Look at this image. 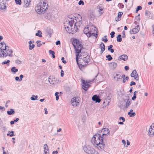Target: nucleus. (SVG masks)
I'll use <instances>...</instances> for the list:
<instances>
[{
	"label": "nucleus",
	"instance_id": "nucleus-17",
	"mask_svg": "<svg viewBox=\"0 0 154 154\" xmlns=\"http://www.w3.org/2000/svg\"><path fill=\"white\" fill-rule=\"evenodd\" d=\"M15 113L14 110L13 109L11 108L9 110L7 111V113L9 115H11L14 114Z\"/></svg>",
	"mask_w": 154,
	"mask_h": 154
},
{
	"label": "nucleus",
	"instance_id": "nucleus-54",
	"mask_svg": "<svg viewBox=\"0 0 154 154\" xmlns=\"http://www.w3.org/2000/svg\"><path fill=\"white\" fill-rule=\"evenodd\" d=\"M119 119L120 120H122V121L123 122H125V119L123 117H120L119 118Z\"/></svg>",
	"mask_w": 154,
	"mask_h": 154
},
{
	"label": "nucleus",
	"instance_id": "nucleus-6",
	"mask_svg": "<svg viewBox=\"0 0 154 154\" xmlns=\"http://www.w3.org/2000/svg\"><path fill=\"white\" fill-rule=\"evenodd\" d=\"M82 87L83 89L86 91L88 89V88L90 86V85L87 81H85L84 80L82 79Z\"/></svg>",
	"mask_w": 154,
	"mask_h": 154
},
{
	"label": "nucleus",
	"instance_id": "nucleus-11",
	"mask_svg": "<svg viewBox=\"0 0 154 154\" xmlns=\"http://www.w3.org/2000/svg\"><path fill=\"white\" fill-rule=\"evenodd\" d=\"M0 49L1 51L7 50L6 44L4 42L0 43Z\"/></svg>",
	"mask_w": 154,
	"mask_h": 154
},
{
	"label": "nucleus",
	"instance_id": "nucleus-32",
	"mask_svg": "<svg viewBox=\"0 0 154 154\" xmlns=\"http://www.w3.org/2000/svg\"><path fill=\"white\" fill-rule=\"evenodd\" d=\"M64 26H65V29H66V28H67L68 29V31L67 30H66V31L67 32H68L70 33V32H70V31L72 30V27H71L70 26V27H71V29H70V27H69V26H67L66 27V26L65 25H64Z\"/></svg>",
	"mask_w": 154,
	"mask_h": 154
},
{
	"label": "nucleus",
	"instance_id": "nucleus-38",
	"mask_svg": "<svg viewBox=\"0 0 154 154\" xmlns=\"http://www.w3.org/2000/svg\"><path fill=\"white\" fill-rule=\"evenodd\" d=\"M128 114L130 117H134L136 115V113L134 112H131L130 114L128 113Z\"/></svg>",
	"mask_w": 154,
	"mask_h": 154
},
{
	"label": "nucleus",
	"instance_id": "nucleus-7",
	"mask_svg": "<svg viewBox=\"0 0 154 154\" xmlns=\"http://www.w3.org/2000/svg\"><path fill=\"white\" fill-rule=\"evenodd\" d=\"M140 27L138 25L137 26L134 28H133L132 30H131L130 32L131 34L136 33L139 31Z\"/></svg>",
	"mask_w": 154,
	"mask_h": 154
},
{
	"label": "nucleus",
	"instance_id": "nucleus-43",
	"mask_svg": "<svg viewBox=\"0 0 154 154\" xmlns=\"http://www.w3.org/2000/svg\"><path fill=\"white\" fill-rule=\"evenodd\" d=\"M106 35L104 36V37L106 38H102V40L103 41H104L105 42H106L108 41V39L107 38H106Z\"/></svg>",
	"mask_w": 154,
	"mask_h": 154
},
{
	"label": "nucleus",
	"instance_id": "nucleus-35",
	"mask_svg": "<svg viewBox=\"0 0 154 154\" xmlns=\"http://www.w3.org/2000/svg\"><path fill=\"white\" fill-rule=\"evenodd\" d=\"M142 7L140 6H137L136 9V13H137V12L140 10H141L142 9Z\"/></svg>",
	"mask_w": 154,
	"mask_h": 154
},
{
	"label": "nucleus",
	"instance_id": "nucleus-62",
	"mask_svg": "<svg viewBox=\"0 0 154 154\" xmlns=\"http://www.w3.org/2000/svg\"><path fill=\"white\" fill-rule=\"evenodd\" d=\"M125 31H123L122 32L123 35L122 36V37L123 38H124L125 37Z\"/></svg>",
	"mask_w": 154,
	"mask_h": 154
},
{
	"label": "nucleus",
	"instance_id": "nucleus-12",
	"mask_svg": "<svg viewBox=\"0 0 154 154\" xmlns=\"http://www.w3.org/2000/svg\"><path fill=\"white\" fill-rule=\"evenodd\" d=\"M152 127L154 128H152V126H150L149 130L148 133L149 134V135L150 136L152 137L154 135V125L152 126Z\"/></svg>",
	"mask_w": 154,
	"mask_h": 154
},
{
	"label": "nucleus",
	"instance_id": "nucleus-24",
	"mask_svg": "<svg viewBox=\"0 0 154 154\" xmlns=\"http://www.w3.org/2000/svg\"><path fill=\"white\" fill-rule=\"evenodd\" d=\"M94 31H95V32H96V33H90V34L91 35V36L92 35L93 36H94L96 37V38L97 37L98 35V31L97 29L96 30L94 29Z\"/></svg>",
	"mask_w": 154,
	"mask_h": 154
},
{
	"label": "nucleus",
	"instance_id": "nucleus-8",
	"mask_svg": "<svg viewBox=\"0 0 154 154\" xmlns=\"http://www.w3.org/2000/svg\"><path fill=\"white\" fill-rule=\"evenodd\" d=\"M85 57H84L83 60L85 61V63H88L90 60V57L88 54L87 53H85Z\"/></svg>",
	"mask_w": 154,
	"mask_h": 154
},
{
	"label": "nucleus",
	"instance_id": "nucleus-58",
	"mask_svg": "<svg viewBox=\"0 0 154 154\" xmlns=\"http://www.w3.org/2000/svg\"><path fill=\"white\" fill-rule=\"evenodd\" d=\"M6 52H7L8 53H12L13 52V51L11 49H8L6 51Z\"/></svg>",
	"mask_w": 154,
	"mask_h": 154
},
{
	"label": "nucleus",
	"instance_id": "nucleus-48",
	"mask_svg": "<svg viewBox=\"0 0 154 154\" xmlns=\"http://www.w3.org/2000/svg\"><path fill=\"white\" fill-rule=\"evenodd\" d=\"M4 51V50L1 51V53H2L1 54L2 55V57H5V55L7 54V52H5Z\"/></svg>",
	"mask_w": 154,
	"mask_h": 154
},
{
	"label": "nucleus",
	"instance_id": "nucleus-3",
	"mask_svg": "<svg viewBox=\"0 0 154 154\" xmlns=\"http://www.w3.org/2000/svg\"><path fill=\"white\" fill-rule=\"evenodd\" d=\"M69 19H68V21L69 25H70V26L72 27L73 24L75 22V20L76 22L74 23V26L76 28H77L78 26H80L81 25L82 23V17L79 18H74L72 17H69Z\"/></svg>",
	"mask_w": 154,
	"mask_h": 154
},
{
	"label": "nucleus",
	"instance_id": "nucleus-41",
	"mask_svg": "<svg viewBox=\"0 0 154 154\" xmlns=\"http://www.w3.org/2000/svg\"><path fill=\"white\" fill-rule=\"evenodd\" d=\"M10 62V61L9 60H8L6 61H5L3 62L2 63V64H7V65H9V64Z\"/></svg>",
	"mask_w": 154,
	"mask_h": 154
},
{
	"label": "nucleus",
	"instance_id": "nucleus-53",
	"mask_svg": "<svg viewBox=\"0 0 154 154\" xmlns=\"http://www.w3.org/2000/svg\"><path fill=\"white\" fill-rule=\"evenodd\" d=\"M78 4L79 5H84V3L83 1L80 0V1L79 2Z\"/></svg>",
	"mask_w": 154,
	"mask_h": 154
},
{
	"label": "nucleus",
	"instance_id": "nucleus-61",
	"mask_svg": "<svg viewBox=\"0 0 154 154\" xmlns=\"http://www.w3.org/2000/svg\"><path fill=\"white\" fill-rule=\"evenodd\" d=\"M15 80L17 81L20 82L21 81L20 80V79L19 78V77L18 76H16L15 78Z\"/></svg>",
	"mask_w": 154,
	"mask_h": 154
},
{
	"label": "nucleus",
	"instance_id": "nucleus-2",
	"mask_svg": "<svg viewBox=\"0 0 154 154\" xmlns=\"http://www.w3.org/2000/svg\"><path fill=\"white\" fill-rule=\"evenodd\" d=\"M48 7V4L43 0H41L37 6L35 7V10L38 14H42L47 9Z\"/></svg>",
	"mask_w": 154,
	"mask_h": 154
},
{
	"label": "nucleus",
	"instance_id": "nucleus-23",
	"mask_svg": "<svg viewBox=\"0 0 154 154\" xmlns=\"http://www.w3.org/2000/svg\"><path fill=\"white\" fill-rule=\"evenodd\" d=\"M131 100H130L129 98L128 97L126 103V105L125 107L126 108H127L128 106L130 105L131 104Z\"/></svg>",
	"mask_w": 154,
	"mask_h": 154
},
{
	"label": "nucleus",
	"instance_id": "nucleus-51",
	"mask_svg": "<svg viewBox=\"0 0 154 154\" xmlns=\"http://www.w3.org/2000/svg\"><path fill=\"white\" fill-rule=\"evenodd\" d=\"M145 15L146 16H150L149 15L150 14V12H149V11L146 10L145 11Z\"/></svg>",
	"mask_w": 154,
	"mask_h": 154
},
{
	"label": "nucleus",
	"instance_id": "nucleus-15",
	"mask_svg": "<svg viewBox=\"0 0 154 154\" xmlns=\"http://www.w3.org/2000/svg\"><path fill=\"white\" fill-rule=\"evenodd\" d=\"M79 40L75 38L73 39L72 42V44L74 48H76L77 45H79Z\"/></svg>",
	"mask_w": 154,
	"mask_h": 154
},
{
	"label": "nucleus",
	"instance_id": "nucleus-56",
	"mask_svg": "<svg viewBox=\"0 0 154 154\" xmlns=\"http://www.w3.org/2000/svg\"><path fill=\"white\" fill-rule=\"evenodd\" d=\"M12 53H10V54H8V53L7 52V54L5 56V57H6L7 56H9V57H12V55L11 54Z\"/></svg>",
	"mask_w": 154,
	"mask_h": 154
},
{
	"label": "nucleus",
	"instance_id": "nucleus-4",
	"mask_svg": "<svg viewBox=\"0 0 154 154\" xmlns=\"http://www.w3.org/2000/svg\"><path fill=\"white\" fill-rule=\"evenodd\" d=\"M84 151L88 154H99L98 152L89 146H86L83 147Z\"/></svg>",
	"mask_w": 154,
	"mask_h": 154
},
{
	"label": "nucleus",
	"instance_id": "nucleus-52",
	"mask_svg": "<svg viewBox=\"0 0 154 154\" xmlns=\"http://www.w3.org/2000/svg\"><path fill=\"white\" fill-rule=\"evenodd\" d=\"M49 53L50 54H51L52 55L53 54H55V52L51 50H50L49 51Z\"/></svg>",
	"mask_w": 154,
	"mask_h": 154
},
{
	"label": "nucleus",
	"instance_id": "nucleus-26",
	"mask_svg": "<svg viewBox=\"0 0 154 154\" xmlns=\"http://www.w3.org/2000/svg\"><path fill=\"white\" fill-rule=\"evenodd\" d=\"M100 46L101 48V50H102V51H104L105 50V46L102 42L100 44Z\"/></svg>",
	"mask_w": 154,
	"mask_h": 154
},
{
	"label": "nucleus",
	"instance_id": "nucleus-20",
	"mask_svg": "<svg viewBox=\"0 0 154 154\" xmlns=\"http://www.w3.org/2000/svg\"><path fill=\"white\" fill-rule=\"evenodd\" d=\"M6 6L5 5L4 2H0V9L3 10L5 9Z\"/></svg>",
	"mask_w": 154,
	"mask_h": 154
},
{
	"label": "nucleus",
	"instance_id": "nucleus-64",
	"mask_svg": "<svg viewBox=\"0 0 154 154\" xmlns=\"http://www.w3.org/2000/svg\"><path fill=\"white\" fill-rule=\"evenodd\" d=\"M121 19L119 18L118 17H116L115 19V20L116 21L118 22L120 21L121 20Z\"/></svg>",
	"mask_w": 154,
	"mask_h": 154
},
{
	"label": "nucleus",
	"instance_id": "nucleus-46",
	"mask_svg": "<svg viewBox=\"0 0 154 154\" xmlns=\"http://www.w3.org/2000/svg\"><path fill=\"white\" fill-rule=\"evenodd\" d=\"M123 13L122 12H119L118 15L117 17H119V18L121 19L122 16L123 14Z\"/></svg>",
	"mask_w": 154,
	"mask_h": 154
},
{
	"label": "nucleus",
	"instance_id": "nucleus-55",
	"mask_svg": "<svg viewBox=\"0 0 154 154\" xmlns=\"http://www.w3.org/2000/svg\"><path fill=\"white\" fill-rule=\"evenodd\" d=\"M82 17V16L79 14H77V16L76 17H74V18H81Z\"/></svg>",
	"mask_w": 154,
	"mask_h": 154
},
{
	"label": "nucleus",
	"instance_id": "nucleus-47",
	"mask_svg": "<svg viewBox=\"0 0 154 154\" xmlns=\"http://www.w3.org/2000/svg\"><path fill=\"white\" fill-rule=\"evenodd\" d=\"M115 32L114 31H112L110 33L111 37L113 38L115 36Z\"/></svg>",
	"mask_w": 154,
	"mask_h": 154
},
{
	"label": "nucleus",
	"instance_id": "nucleus-5",
	"mask_svg": "<svg viewBox=\"0 0 154 154\" xmlns=\"http://www.w3.org/2000/svg\"><path fill=\"white\" fill-rule=\"evenodd\" d=\"M99 132L102 133V134H101V137L104 138V136L106 137L108 134H109V130L108 128H103Z\"/></svg>",
	"mask_w": 154,
	"mask_h": 154
},
{
	"label": "nucleus",
	"instance_id": "nucleus-25",
	"mask_svg": "<svg viewBox=\"0 0 154 154\" xmlns=\"http://www.w3.org/2000/svg\"><path fill=\"white\" fill-rule=\"evenodd\" d=\"M121 35L119 34L116 37L117 41L118 42H121L122 41V38L121 37Z\"/></svg>",
	"mask_w": 154,
	"mask_h": 154
},
{
	"label": "nucleus",
	"instance_id": "nucleus-30",
	"mask_svg": "<svg viewBox=\"0 0 154 154\" xmlns=\"http://www.w3.org/2000/svg\"><path fill=\"white\" fill-rule=\"evenodd\" d=\"M137 91H135L134 93V95L133 97L132 98V100H134L136 98V94L137 93Z\"/></svg>",
	"mask_w": 154,
	"mask_h": 154
},
{
	"label": "nucleus",
	"instance_id": "nucleus-28",
	"mask_svg": "<svg viewBox=\"0 0 154 154\" xmlns=\"http://www.w3.org/2000/svg\"><path fill=\"white\" fill-rule=\"evenodd\" d=\"M38 96L37 95H33L32 96V97H30V99L32 100H35L37 99Z\"/></svg>",
	"mask_w": 154,
	"mask_h": 154
},
{
	"label": "nucleus",
	"instance_id": "nucleus-50",
	"mask_svg": "<svg viewBox=\"0 0 154 154\" xmlns=\"http://www.w3.org/2000/svg\"><path fill=\"white\" fill-rule=\"evenodd\" d=\"M44 149H45L47 150H48V145L45 144L44 146Z\"/></svg>",
	"mask_w": 154,
	"mask_h": 154
},
{
	"label": "nucleus",
	"instance_id": "nucleus-40",
	"mask_svg": "<svg viewBox=\"0 0 154 154\" xmlns=\"http://www.w3.org/2000/svg\"><path fill=\"white\" fill-rule=\"evenodd\" d=\"M77 99L79 100V98L78 97H74L71 100V102H73V104L74 103V102L76 101Z\"/></svg>",
	"mask_w": 154,
	"mask_h": 154
},
{
	"label": "nucleus",
	"instance_id": "nucleus-57",
	"mask_svg": "<svg viewBox=\"0 0 154 154\" xmlns=\"http://www.w3.org/2000/svg\"><path fill=\"white\" fill-rule=\"evenodd\" d=\"M135 84H136L135 82H134V81H132L131 82L130 84V85L131 86H132L133 85H135Z\"/></svg>",
	"mask_w": 154,
	"mask_h": 154
},
{
	"label": "nucleus",
	"instance_id": "nucleus-22",
	"mask_svg": "<svg viewBox=\"0 0 154 154\" xmlns=\"http://www.w3.org/2000/svg\"><path fill=\"white\" fill-rule=\"evenodd\" d=\"M18 71V69H16L15 66L12 67L11 69V71L14 74H15Z\"/></svg>",
	"mask_w": 154,
	"mask_h": 154
},
{
	"label": "nucleus",
	"instance_id": "nucleus-1",
	"mask_svg": "<svg viewBox=\"0 0 154 154\" xmlns=\"http://www.w3.org/2000/svg\"><path fill=\"white\" fill-rule=\"evenodd\" d=\"M104 138L101 137V134H97L94 135L92 138L91 141L94 146H98V148L101 151L104 150L105 145L107 143L106 141H103Z\"/></svg>",
	"mask_w": 154,
	"mask_h": 154
},
{
	"label": "nucleus",
	"instance_id": "nucleus-29",
	"mask_svg": "<svg viewBox=\"0 0 154 154\" xmlns=\"http://www.w3.org/2000/svg\"><path fill=\"white\" fill-rule=\"evenodd\" d=\"M88 28H89L88 27L87 28L85 27L84 29V30H83V32H84V33L85 34H87V33L90 32V31L88 30H89Z\"/></svg>",
	"mask_w": 154,
	"mask_h": 154
},
{
	"label": "nucleus",
	"instance_id": "nucleus-21",
	"mask_svg": "<svg viewBox=\"0 0 154 154\" xmlns=\"http://www.w3.org/2000/svg\"><path fill=\"white\" fill-rule=\"evenodd\" d=\"M77 65H78L79 68L81 70H82V69L84 67L85 65V64L82 65L81 64H80L79 63V60H78L77 62H76Z\"/></svg>",
	"mask_w": 154,
	"mask_h": 154
},
{
	"label": "nucleus",
	"instance_id": "nucleus-44",
	"mask_svg": "<svg viewBox=\"0 0 154 154\" xmlns=\"http://www.w3.org/2000/svg\"><path fill=\"white\" fill-rule=\"evenodd\" d=\"M48 33L50 37H51V29H49L48 30Z\"/></svg>",
	"mask_w": 154,
	"mask_h": 154
},
{
	"label": "nucleus",
	"instance_id": "nucleus-18",
	"mask_svg": "<svg viewBox=\"0 0 154 154\" xmlns=\"http://www.w3.org/2000/svg\"><path fill=\"white\" fill-rule=\"evenodd\" d=\"M110 66L113 69L116 68L117 66V64L115 62L111 63L109 64Z\"/></svg>",
	"mask_w": 154,
	"mask_h": 154
},
{
	"label": "nucleus",
	"instance_id": "nucleus-63",
	"mask_svg": "<svg viewBox=\"0 0 154 154\" xmlns=\"http://www.w3.org/2000/svg\"><path fill=\"white\" fill-rule=\"evenodd\" d=\"M55 44L56 45H60V40H58L57 41L56 43Z\"/></svg>",
	"mask_w": 154,
	"mask_h": 154
},
{
	"label": "nucleus",
	"instance_id": "nucleus-34",
	"mask_svg": "<svg viewBox=\"0 0 154 154\" xmlns=\"http://www.w3.org/2000/svg\"><path fill=\"white\" fill-rule=\"evenodd\" d=\"M113 128L114 132H115L119 129V126L118 125H116L113 126Z\"/></svg>",
	"mask_w": 154,
	"mask_h": 154
},
{
	"label": "nucleus",
	"instance_id": "nucleus-42",
	"mask_svg": "<svg viewBox=\"0 0 154 154\" xmlns=\"http://www.w3.org/2000/svg\"><path fill=\"white\" fill-rule=\"evenodd\" d=\"M112 97V95L111 94H108L107 97H106V100H110Z\"/></svg>",
	"mask_w": 154,
	"mask_h": 154
},
{
	"label": "nucleus",
	"instance_id": "nucleus-10",
	"mask_svg": "<svg viewBox=\"0 0 154 154\" xmlns=\"http://www.w3.org/2000/svg\"><path fill=\"white\" fill-rule=\"evenodd\" d=\"M88 17L91 21H92L94 20L95 16L93 12L90 11L88 13Z\"/></svg>",
	"mask_w": 154,
	"mask_h": 154
},
{
	"label": "nucleus",
	"instance_id": "nucleus-27",
	"mask_svg": "<svg viewBox=\"0 0 154 154\" xmlns=\"http://www.w3.org/2000/svg\"><path fill=\"white\" fill-rule=\"evenodd\" d=\"M42 33L41 32L40 30H39L36 33L35 35L36 36H38L40 37H41L42 36Z\"/></svg>",
	"mask_w": 154,
	"mask_h": 154
},
{
	"label": "nucleus",
	"instance_id": "nucleus-9",
	"mask_svg": "<svg viewBox=\"0 0 154 154\" xmlns=\"http://www.w3.org/2000/svg\"><path fill=\"white\" fill-rule=\"evenodd\" d=\"M92 100L93 101H95L96 103H100L101 101V99L99 96L97 95H93L92 97Z\"/></svg>",
	"mask_w": 154,
	"mask_h": 154
},
{
	"label": "nucleus",
	"instance_id": "nucleus-60",
	"mask_svg": "<svg viewBox=\"0 0 154 154\" xmlns=\"http://www.w3.org/2000/svg\"><path fill=\"white\" fill-rule=\"evenodd\" d=\"M113 47V45H110L109 46H108V50H109L110 49H112V48Z\"/></svg>",
	"mask_w": 154,
	"mask_h": 154
},
{
	"label": "nucleus",
	"instance_id": "nucleus-19",
	"mask_svg": "<svg viewBox=\"0 0 154 154\" xmlns=\"http://www.w3.org/2000/svg\"><path fill=\"white\" fill-rule=\"evenodd\" d=\"M28 43L29 45V50H32L35 47V45L34 44H32V45H31L32 44V42L31 41H29Z\"/></svg>",
	"mask_w": 154,
	"mask_h": 154
},
{
	"label": "nucleus",
	"instance_id": "nucleus-37",
	"mask_svg": "<svg viewBox=\"0 0 154 154\" xmlns=\"http://www.w3.org/2000/svg\"><path fill=\"white\" fill-rule=\"evenodd\" d=\"M122 77L120 75H119V76H117V77L114 76V78L115 79H116V78L117 79V81H119V79H122Z\"/></svg>",
	"mask_w": 154,
	"mask_h": 154
},
{
	"label": "nucleus",
	"instance_id": "nucleus-45",
	"mask_svg": "<svg viewBox=\"0 0 154 154\" xmlns=\"http://www.w3.org/2000/svg\"><path fill=\"white\" fill-rule=\"evenodd\" d=\"M86 53L85 52H82L81 53V54L79 56V57H82L83 58H84V57H85V53Z\"/></svg>",
	"mask_w": 154,
	"mask_h": 154
},
{
	"label": "nucleus",
	"instance_id": "nucleus-33",
	"mask_svg": "<svg viewBox=\"0 0 154 154\" xmlns=\"http://www.w3.org/2000/svg\"><path fill=\"white\" fill-rule=\"evenodd\" d=\"M106 57L107 58V60L109 61H110L112 59V57L110 54H109L106 56Z\"/></svg>",
	"mask_w": 154,
	"mask_h": 154
},
{
	"label": "nucleus",
	"instance_id": "nucleus-49",
	"mask_svg": "<svg viewBox=\"0 0 154 154\" xmlns=\"http://www.w3.org/2000/svg\"><path fill=\"white\" fill-rule=\"evenodd\" d=\"M118 6L121 8H123L124 7V5L122 3H119L118 5Z\"/></svg>",
	"mask_w": 154,
	"mask_h": 154
},
{
	"label": "nucleus",
	"instance_id": "nucleus-31",
	"mask_svg": "<svg viewBox=\"0 0 154 154\" xmlns=\"http://www.w3.org/2000/svg\"><path fill=\"white\" fill-rule=\"evenodd\" d=\"M137 74V71L136 69H134L133 70L132 73L131 74V77H133L134 76L135 74Z\"/></svg>",
	"mask_w": 154,
	"mask_h": 154
},
{
	"label": "nucleus",
	"instance_id": "nucleus-16",
	"mask_svg": "<svg viewBox=\"0 0 154 154\" xmlns=\"http://www.w3.org/2000/svg\"><path fill=\"white\" fill-rule=\"evenodd\" d=\"M31 0H24V6L27 7L30 4Z\"/></svg>",
	"mask_w": 154,
	"mask_h": 154
},
{
	"label": "nucleus",
	"instance_id": "nucleus-14",
	"mask_svg": "<svg viewBox=\"0 0 154 154\" xmlns=\"http://www.w3.org/2000/svg\"><path fill=\"white\" fill-rule=\"evenodd\" d=\"M128 59V56L125 54H123L120 56L118 58L119 60H123L124 61Z\"/></svg>",
	"mask_w": 154,
	"mask_h": 154
},
{
	"label": "nucleus",
	"instance_id": "nucleus-13",
	"mask_svg": "<svg viewBox=\"0 0 154 154\" xmlns=\"http://www.w3.org/2000/svg\"><path fill=\"white\" fill-rule=\"evenodd\" d=\"M75 49V52L76 53V61L77 62L78 60H79L78 57L79 56V54L80 53H81V50H82V48H80V49H78L76 48V47L75 48H74Z\"/></svg>",
	"mask_w": 154,
	"mask_h": 154
},
{
	"label": "nucleus",
	"instance_id": "nucleus-36",
	"mask_svg": "<svg viewBox=\"0 0 154 154\" xmlns=\"http://www.w3.org/2000/svg\"><path fill=\"white\" fill-rule=\"evenodd\" d=\"M15 1L17 4L19 5L21 4V0H15Z\"/></svg>",
	"mask_w": 154,
	"mask_h": 154
},
{
	"label": "nucleus",
	"instance_id": "nucleus-39",
	"mask_svg": "<svg viewBox=\"0 0 154 154\" xmlns=\"http://www.w3.org/2000/svg\"><path fill=\"white\" fill-rule=\"evenodd\" d=\"M134 79L137 81H138L139 80V76L137 72V74H135L134 76Z\"/></svg>",
	"mask_w": 154,
	"mask_h": 154
},
{
	"label": "nucleus",
	"instance_id": "nucleus-59",
	"mask_svg": "<svg viewBox=\"0 0 154 154\" xmlns=\"http://www.w3.org/2000/svg\"><path fill=\"white\" fill-rule=\"evenodd\" d=\"M64 71L63 70H61L60 72V75L61 77H62L64 75Z\"/></svg>",
	"mask_w": 154,
	"mask_h": 154
}]
</instances>
